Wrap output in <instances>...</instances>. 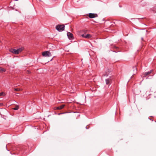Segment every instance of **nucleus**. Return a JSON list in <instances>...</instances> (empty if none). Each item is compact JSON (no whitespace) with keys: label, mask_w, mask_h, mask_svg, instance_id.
<instances>
[{"label":"nucleus","mask_w":156,"mask_h":156,"mask_svg":"<svg viewBox=\"0 0 156 156\" xmlns=\"http://www.w3.org/2000/svg\"><path fill=\"white\" fill-rule=\"evenodd\" d=\"M9 51L10 52L14 53L15 54H18V52L17 51V49L11 48L10 49Z\"/></svg>","instance_id":"39448f33"},{"label":"nucleus","mask_w":156,"mask_h":156,"mask_svg":"<svg viewBox=\"0 0 156 156\" xmlns=\"http://www.w3.org/2000/svg\"><path fill=\"white\" fill-rule=\"evenodd\" d=\"M81 36L83 37H84V38H85V36H86V35H84V34H82Z\"/></svg>","instance_id":"f3484780"},{"label":"nucleus","mask_w":156,"mask_h":156,"mask_svg":"<svg viewBox=\"0 0 156 156\" xmlns=\"http://www.w3.org/2000/svg\"><path fill=\"white\" fill-rule=\"evenodd\" d=\"M5 71V69L2 68L0 67V72H3Z\"/></svg>","instance_id":"f8f14e48"},{"label":"nucleus","mask_w":156,"mask_h":156,"mask_svg":"<svg viewBox=\"0 0 156 156\" xmlns=\"http://www.w3.org/2000/svg\"><path fill=\"white\" fill-rule=\"evenodd\" d=\"M67 35L69 39L71 40L73 39V35L71 33L69 32H68L67 33Z\"/></svg>","instance_id":"20e7f679"},{"label":"nucleus","mask_w":156,"mask_h":156,"mask_svg":"<svg viewBox=\"0 0 156 156\" xmlns=\"http://www.w3.org/2000/svg\"><path fill=\"white\" fill-rule=\"evenodd\" d=\"M112 81V80L110 78H108L105 80L106 81V83L107 84H110L111 83V82Z\"/></svg>","instance_id":"0eeeda50"},{"label":"nucleus","mask_w":156,"mask_h":156,"mask_svg":"<svg viewBox=\"0 0 156 156\" xmlns=\"http://www.w3.org/2000/svg\"><path fill=\"white\" fill-rule=\"evenodd\" d=\"M65 106V105H62L59 106H58L57 107H55V109L60 110L62 109L64 106Z\"/></svg>","instance_id":"423d86ee"},{"label":"nucleus","mask_w":156,"mask_h":156,"mask_svg":"<svg viewBox=\"0 0 156 156\" xmlns=\"http://www.w3.org/2000/svg\"><path fill=\"white\" fill-rule=\"evenodd\" d=\"M28 73H30V72H29V71H28Z\"/></svg>","instance_id":"6ab92c4d"},{"label":"nucleus","mask_w":156,"mask_h":156,"mask_svg":"<svg viewBox=\"0 0 156 156\" xmlns=\"http://www.w3.org/2000/svg\"><path fill=\"white\" fill-rule=\"evenodd\" d=\"M14 90L17 91L22 90V89L20 88H14Z\"/></svg>","instance_id":"ddd939ff"},{"label":"nucleus","mask_w":156,"mask_h":156,"mask_svg":"<svg viewBox=\"0 0 156 156\" xmlns=\"http://www.w3.org/2000/svg\"><path fill=\"white\" fill-rule=\"evenodd\" d=\"M111 71V69H108L105 72V74H104V76H108V74L109 73H110Z\"/></svg>","instance_id":"6e6552de"},{"label":"nucleus","mask_w":156,"mask_h":156,"mask_svg":"<svg viewBox=\"0 0 156 156\" xmlns=\"http://www.w3.org/2000/svg\"><path fill=\"white\" fill-rule=\"evenodd\" d=\"M88 16L90 18H93L98 16V15L95 13H90L89 14Z\"/></svg>","instance_id":"7ed1b4c3"},{"label":"nucleus","mask_w":156,"mask_h":156,"mask_svg":"<svg viewBox=\"0 0 156 156\" xmlns=\"http://www.w3.org/2000/svg\"><path fill=\"white\" fill-rule=\"evenodd\" d=\"M55 28L59 31H62L64 30L65 26L63 25H58L56 26Z\"/></svg>","instance_id":"f257e3e1"},{"label":"nucleus","mask_w":156,"mask_h":156,"mask_svg":"<svg viewBox=\"0 0 156 156\" xmlns=\"http://www.w3.org/2000/svg\"><path fill=\"white\" fill-rule=\"evenodd\" d=\"M115 48H118L117 47H115Z\"/></svg>","instance_id":"aec40b11"},{"label":"nucleus","mask_w":156,"mask_h":156,"mask_svg":"<svg viewBox=\"0 0 156 156\" xmlns=\"http://www.w3.org/2000/svg\"><path fill=\"white\" fill-rule=\"evenodd\" d=\"M19 108V106L18 105H16V107L15 108H12V109H13L14 110H17Z\"/></svg>","instance_id":"4468645a"},{"label":"nucleus","mask_w":156,"mask_h":156,"mask_svg":"<svg viewBox=\"0 0 156 156\" xmlns=\"http://www.w3.org/2000/svg\"><path fill=\"white\" fill-rule=\"evenodd\" d=\"M24 48L23 47H21L18 49H17V52H18V54L21 52L24 49Z\"/></svg>","instance_id":"9d476101"},{"label":"nucleus","mask_w":156,"mask_h":156,"mask_svg":"<svg viewBox=\"0 0 156 156\" xmlns=\"http://www.w3.org/2000/svg\"><path fill=\"white\" fill-rule=\"evenodd\" d=\"M3 105V104L2 103H0V106H2Z\"/></svg>","instance_id":"a211bd4d"},{"label":"nucleus","mask_w":156,"mask_h":156,"mask_svg":"<svg viewBox=\"0 0 156 156\" xmlns=\"http://www.w3.org/2000/svg\"><path fill=\"white\" fill-rule=\"evenodd\" d=\"M5 94L3 92L0 93V96H5Z\"/></svg>","instance_id":"2eb2a0df"},{"label":"nucleus","mask_w":156,"mask_h":156,"mask_svg":"<svg viewBox=\"0 0 156 156\" xmlns=\"http://www.w3.org/2000/svg\"><path fill=\"white\" fill-rule=\"evenodd\" d=\"M152 71L153 70H151L150 71L145 73H144V76H146L150 74L152 72Z\"/></svg>","instance_id":"1a4fd4ad"},{"label":"nucleus","mask_w":156,"mask_h":156,"mask_svg":"<svg viewBox=\"0 0 156 156\" xmlns=\"http://www.w3.org/2000/svg\"><path fill=\"white\" fill-rule=\"evenodd\" d=\"M133 71L136 70L137 69V68H136V66L133 67Z\"/></svg>","instance_id":"dca6fc26"},{"label":"nucleus","mask_w":156,"mask_h":156,"mask_svg":"<svg viewBox=\"0 0 156 156\" xmlns=\"http://www.w3.org/2000/svg\"><path fill=\"white\" fill-rule=\"evenodd\" d=\"M92 37V35L90 34H87L86 35L85 38L89 39Z\"/></svg>","instance_id":"9b49d317"},{"label":"nucleus","mask_w":156,"mask_h":156,"mask_svg":"<svg viewBox=\"0 0 156 156\" xmlns=\"http://www.w3.org/2000/svg\"><path fill=\"white\" fill-rule=\"evenodd\" d=\"M42 55L44 57H50L52 56L51 54L49 51H46L42 52Z\"/></svg>","instance_id":"f03ea898"}]
</instances>
